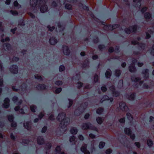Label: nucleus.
Wrapping results in <instances>:
<instances>
[{
    "mask_svg": "<svg viewBox=\"0 0 154 154\" xmlns=\"http://www.w3.org/2000/svg\"><path fill=\"white\" fill-rule=\"evenodd\" d=\"M57 119L60 122V126L62 128L66 127L70 122L69 119L66 117L65 114L64 112L59 114Z\"/></svg>",
    "mask_w": 154,
    "mask_h": 154,
    "instance_id": "nucleus-1",
    "label": "nucleus"
},
{
    "mask_svg": "<svg viewBox=\"0 0 154 154\" xmlns=\"http://www.w3.org/2000/svg\"><path fill=\"white\" fill-rule=\"evenodd\" d=\"M88 105V103H83L81 106L76 109L74 112L75 115L77 116L80 115L82 113Z\"/></svg>",
    "mask_w": 154,
    "mask_h": 154,
    "instance_id": "nucleus-2",
    "label": "nucleus"
},
{
    "mask_svg": "<svg viewBox=\"0 0 154 154\" xmlns=\"http://www.w3.org/2000/svg\"><path fill=\"white\" fill-rule=\"evenodd\" d=\"M48 1V0H41L39 1V4L40 5V9L41 12L44 13L47 11V7L45 4Z\"/></svg>",
    "mask_w": 154,
    "mask_h": 154,
    "instance_id": "nucleus-3",
    "label": "nucleus"
},
{
    "mask_svg": "<svg viewBox=\"0 0 154 154\" xmlns=\"http://www.w3.org/2000/svg\"><path fill=\"white\" fill-rule=\"evenodd\" d=\"M16 87V86H12V90L14 91H17L18 90L21 93H22L23 92L25 91L26 90L27 88L26 85L25 84H22L18 89L15 88V87Z\"/></svg>",
    "mask_w": 154,
    "mask_h": 154,
    "instance_id": "nucleus-4",
    "label": "nucleus"
},
{
    "mask_svg": "<svg viewBox=\"0 0 154 154\" xmlns=\"http://www.w3.org/2000/svg\"><path fill=\"white\" fill-rule=\"evenodd\" d=\"M61 51L63 54L65 55H68L70 53L69 48L68 46L66 45H63L62 46Z\"/></svg>",
    "mask_w": 154,
    "mask_h": 154,
    "instance_id": "nucleus-5",
    "label": "nucleus"
},
{
    "mask_svg": "<svg viewBox=\"0 0 154 154\" xmlns=\"http://www.w3.org/2000/svg\"><path fill=\"white\" fill-rule=\"evenodd\" d=\"M137 28V26L136 25L133 26H131L128 28H126L125 29V32L127 34H130V33L135 31Z\"/></svg>",
    "mask_w": 154,
    "mask_h": 154,
    "instance_id": "nucleus-6",
    "label": "nucleus"
},
{
    "mask_svg": "<svg viewBox=\"0 0 154 154\" xmlns=\"http://www.w3.org/2000/svg\"><path fill=\"white\" fill-rule=\"evenodd\" d=\"M119 107L122 111H127L128 110V107L124 102H121L119 103Z\"/></svg>",
    "mask_w": 154,
    "mask_h": 154,
    "instance_id": "nucleus-7",
    "label": "nucleus"
},
{
    "mask_svg": "<svg viewBox=\"0 0 154 154\" xmlns=\"http://www.w3.org/2000/svg\"><path fill=\"white\" fill-rule=\"evenodd\" d=\"M137 62V60L135 59H133L132 61V64H131L129 67V70L130 72H134L136 71V69L135 67L134 64Z\"/></svg>",
    "mask_w": 154,
    "mask_h": 154,
    "instance_id": "nucleus-8",
    "label": "nucleus"
},
{
    "mask_svg": "<svg viewBox=\"0 0 154 154\" xmlns=\"http://www.w3.org/2000/svg\"><path fill=\"white\" fill-rule=\"evenodd\" d=\"M110 90L112 92L113 96L117 97L119 95V92L116 91L114 87L113 86H111L109 88Z\"/></svg>",
    "mask_w": 154,
    "mask_h": 154,
    "instance_id": "nucleus-9",
    "label": "nucleus"
},
{
    "mask_svg": "<svg viewBox=\"0 0 154 154\" xmlns=\"http://www.w3.org/2000/svg\"><path fill=\"white\" fill-rule=\"evenodd\" d=\"M119 27V25L117 24H114L112 25L105 26L104 27V29L106 30H112L115 29Z\"/></svg>",
    "mask_w": 154,
    "mask_h": 154,
    "instance_id": "nucleus-10",
    "label": "nucleus"
},
{
    "mask_svg": "<svg viewBox=\"0 0 154 154\" xmlns=\"http://www.w3.org/2000/svg\"><path fill=\"white\" fill-rule=\"evenodd\" d=\"M10 71L14 74H17L18 73V67L15 65L12 66L10 68Z\"/></svg>",
    "mask_w": 154,
    "mask_h": 154,
    "instance_id": "nucleus-11",
    "label": "nucleus"
},
{
    "mask_svg": "<svg viewBox=\"0 0 154 154\" xmlns=\"http://www.w3.org/2000/svg\"><path fill=\"white\" fill-rule=\"evenodd\" d=\"M143 76L144 79H146L149 77V70L148 69H145L142 72Z\"/></svg>",
    "mask_w": 154,
    "mask_h": 154,
    "instance_id": "nucleus-12",
    "label": "nucleus"
},
{
    "mask_svg": "<svg viewBox=\"0 0 154 154\" xmlns=\"http://www.w3.org/2000/svg\"><path fill=\"white\" fill-rule=\"evenodd\" d=\"M87 145L86 144H84L82 147L81 148V151L84 153V154H90L89 151L87 150L86 148Z\"/></svg>",
    "mask_w": 154,
    "mask_h": 154,
    "instance_id": "nucleus-13",
    "label": "nucleus"
},
{
    "mask_svg": "<svg viewBox=\"0 0 154 154\" xmlns=\"http://www.w3.org/2000/svg\"><path fill=\"white\" fill-rule=\"evenodd\" d=\"M37 0H30V5L32 9H34L36 7L37 3Z\"/></svg>",
    "mask_w": 154,
    "mask_h": 154,
    "instance_id": "nucleus-14",
    "label": "nucleus"
},
{
    "mask_svg": "<svg viewBox=\"0 0 154 154\" xmlns=\"http://www.w3.org/2000/svg\"><path fill=\"white\" fill-rule=\"evenodd\" d=\"M9 100L8 98H6L4 100L3 107L6 108H8L9 106Z\"/></svg>",
    "mask_w": 154,
    "mask_h": 154,
    "instance_id": "nucleus-15",
    "label": "nucleus"
},
{
    "mask_svg": "<svg viewBox=\"0 0 154 154\" xmlns=\"http://www.w3.org/2000/svg\"><path fill=\"white\" fill-rule=\"evenodd\" d=\"M113 99L112 98H109L108 96L106 95L104 96L103 98L101 99L100 102L102 103L105 100H109L110 102H112L113 101Z\"/></svg>",
    "mask_w": 154,
    "mask_h": 154,
    "instance_id": "nucleus-16",
    "label": "nucleus"
},
{
    "mask_svg": "<svg viewBox=\"0 0 154 154\" xmlns=\"http://www.w3.org/2000/svg\"><path fill=\"white\" fill-rule=\"evenodd\" d=\"M78 129L76 127H72L70 130V133L73 134H76L78 132Z\"/></svg>",
    "mask_w": 154,
    "mask_h": 154,
    "instance_id": "nucleus-17",
    "label": "nucleus"
},
{
    "mask_svg": "<svg viewBox=\"0 0 154 154\" xmlns=\"http://www.w3.org/2000/svg\"><path fill=\"white\" fill-rule=\"evenodd\" d=\"M50 44L51 45H55L57 42V40L54 37L50 38L49 40Z\"/></svg>",
    "mask_w": 154,
    "mask_h": 154,
    "instance_id": "nucleus-18",
    "label": "nucleus"
},
{
    "mask_svg": "<svg viewBox=\"0 0 154 154\" xmlns=\"http://www.w3.org/2000/svg\"><path fill=\"white\" fill-rule=\"evenodd\" d=\"M61 149L60 146H57L55 149L56 154H66L63 152H61Z\"/></svg>",
    "mask_w": 154,
    "mask_h": 154,
    "instance_id": "nucleus-19",
    "label": "nucleus"
},
{
    "mask_svg": "<svg viewBox=\"0 0 154 154\" xmlns=\"http://www.w3.org/2000/svg\"><path fill=\"white\" fill-rule=\"evenodd\" d=\"M91 124L90 123H84L82 124L81 126L82 128L84 130L87 129H89L90 126Z\"/></svg>",
    "mask_w": 154,
    "mask_h": 154,
    "instance_id": "nucleus-20",
    "label": "nucleus"
},
{
    "mask_svg": "<svg viewBox=\"0 0 154 154\" xmlns=\"http://www.w3.org/2000/svg\"><path fill=\"white\" fill-rule=\"evenodd\" d=\"M24 126L27 129L29 130L31 128V123L30 122H26L24 123Z\"/></svg>",
    "mask_w": 154,
    "mask_h": 154,
    "instance_id": "nucleus-21",
    "label": "nucleus"
},
{
    "mask_svg": "<svg viewBox=\"0 0 154 154\" xmlns=\"http://www.w3.org/2000/svg\"><path fill=\"white\" fill-rule=\"evenodd\" d=\"M37 142L38 144L41 145L43 144L44 141L42 137H39L37 139Z\"/></svg>",
    "mask_w": 154,
    "mask_h": 154,
    "instance_id": "nucleus-22",
    "label": "nucleus"
},
{
    "mask_svg": "<svg viewBox=\"0 0 154 154\" xmlns=\"http://www.w3.org/2000/svg\"><path fill=\"white\" fill-rule=\"evenodd\" d=\"M135 97V95L134 93H132L131 94H129L127 95V98L129 100H134Z\"/></svg>",
    "mask_w": 154,
    "mask_h": 154,
    "instance_id": "nucleus-23",
    "label": "nucleus"
},
{
    "mask_svg": "<svg viewBox=\"0 0 154 154\" xmlns=\"http://www.w3.org/2000/svg\"><path fill=\"white\" fill-rule=\"evenodd\" d=\"M131 79L132 81L134 82H137L140 80L141 79L140 77L133 76H131Z\"/></svg>",
    "mask_w": 154,
    "mask_h": 154,
    "instance_id": "nucleus-24",
    "label": "nucleus"
},
{
    "mask_svg": "<svg viewBox=\"0 0 154 154\" xmlns=\"http://www.w3.org/2000/svg\"><path fill=\"white\" fill-rule=\"evenodd\" d=\"M104 118L103 117H98L96 118V121L98 124L100 125L103 122Z\"/></svg>",
    "mask_w": 154,
    "mask_h": 154,
    "instance_id": "nucleus-25",
    "label": "nucleus"
},
{
    "mask_svg": "<svg viewBox=\"0 0 154 154\" xmlns=\"http://www.w3.org/2000/svg\"><path fill=\"white\" fill-rule=\"evenodd\" d=\"M89 63L88 60H85L83 62L82 67L84 68L88 67L89 66Z\"/></svg>",
    "mask_w": 154,
    "mask_h": 154,
    "instance_id": "nucleus-26",
    "label": "nucleus"
},
{
    "mask_svg": "<svg viewBox=\"0 0 154 154\" xmlns=\"http://www.w3.org/2000/svg\"><path fill=\"white\" fill-rule=\"evenodd\" d=\"M125 133L128 135H131V131L129 128H125Z\"/></svg>",
    "mask_w": 154,
    "mask_h": 154,
    "instance_id": "nucleus-27",
    "label": "nucleus"
},
{
    "mask_svg": "<svg viewBox=\"0 0 154 154\" xmlns=\"http://www.w3.org/2000/svg\"><path fill=\"white\" fill-rule=\"evenodd\" d=\"M36 88L38 90H42L46 88V86L44 85H39L37 86Z\"/></svg>",
    "mask_w": 154,
    "mask_h": 154,
    "instance_id": "nucleus-28",
    "label": "nucleus"
},
{
    "mask_svg": "<svg viewBox=\"0 0 154 154\" xmlns=\"http://www.w3.org/2000/svg\"><path fill=\"white\" fill-rule=\"evenodd\" d=\"M144 17L146 20H149L151 18V15L149 13L147 12L145 13Z\"/></svg>",
    "mask_w": 154,
    "mask_h": 154,
    "instance_id": "nucleus-29",
    "label": "nucleus"
},
{
    "mask_svg": "<svg viewBox=\"0 0 154 154\" xmlns=\"http://www.w3.org/2000/svg\"><path fill=\"white\" fill-rule=\"evenodd\" d=\"M14 6L17 9H19L21 7L20 5L19 4L17 1H15L14 3Z\"/></svg>",
    "mask_w": 154,
    "mask_h": 154,
    "instance_id": "nucleus-30",
    "label": "nucleus"
},
{
    "mask_svg": "<svg viewBox=\"0 0 154 154\" xmlns=\"http://www.w3.org/2000/svg\"><path fill=\"white\" fill-rule=\"evenodd\" d=\"M4 47L5 49L9 50L11 48V45L9 44H5L4 45Z\"/></svg>",
    "mask_w": 154,
    "mask_h": 154,
    "instance_id": "nucleus-31",
    "label": "nucleus"
},
{
    "mask_svg": "<svg viewBox=\"0 0 154 154\" xmlns=\"http://www.w3.org/2000/svg\"><path fill=\"white\" fill-rule=\"evenodd\" d=\"M65 8L66 9L68 10H71L72 6L69 4L66 3L65 5Z\"/></svg>",
    "mask_w": 154,
    "mask_h": 154,
    "instance_id": "nucleus-32",
    "label": "nucleus"
},
{
    "mask_svg": "<svg viewBox=\"0 0 154 154\" xmlns=\"http://www.w3.org/2000/svg\"><path fill=\"white\" fill-rule=\"evenodd\" d=\"M103 111V109L101 108H98L97 110V113L99 114H101Z\"/></svg>",
    "mask_w": 154,
    "mask_h": 154,
    "instance_id": "nucleus-33",
    "label": "nucleus"
},
{
    "mask_svg": "<svg viewBox=\"0 0 154 154\" xmlns=\"http://www.w3.org/2000/svg\"><path fill=\"white\" fill-rule=\"evenodd\" d=\"M105 143L103 142H100L99 145V147L100 149L103 148L105 145Z\"/></svg>",
    "mask_w": 154,
    "mask_h": 154,
    "instance_id": "nucleus-34",
    "label": "nucleus"
},
{
    "mask_svg": "<svg viewBox=\"0 0 154 154\" xmlns=\"http://www.w3.org/2000/svg\"><path fill=\"white\" fill-rule=\"evenodd\" d=\"M31 111L33 112H35V109H36V107L34 105H32L30 106Z\"/></svg>",
    "mask_w": 154,
    "mask_h": 154,
    "instance_id": "nucleus-35",
    "label": "nucleus"
},
{
    "mask_svg": "<svg viewBox=\"0 0 154 154\" xmlns=\"http://www.w3.org/2000/svg\"><path fill=\"white\" fill-rule=\"evenodd\" d=\"M105 75L107 78H109L111 76V71L110 70L106 71L105 73Z\"/></svg>",
    "mask_w": 154,
    "mask_h": 154,
    "instance_id": "nucleus-36",
    "label": "nucleus"
},
{
    "mask_svg": "<svg viewBox=\"0 0 154 154\" xmlns=\"http://www.w3.org/2000/svg\"><path fill=\"white\" fill-rule=\"evenodd\" d=\"M147 145L149 146H151L153 145L152 141L150 139H149L147 140Z\"/></svg>",
    "mask_w": 154,
    "mask_h": 154,
    "instance_id": "nucleus-37",
    "label": "nucleus"
},
{
    "mask_svg": "<svg viewBox=\"0 0 154 154\" xmlns=\"http://www.w3.org/2000/svg\"><path fill=\"white\" fill-rule=\"evenodd\" d=\"M126 116L128 119L130 120H132L133 117L131 114L129 112H128L126 114Z\"/></svg>",
    "mask_w": 154,
    "mask_h": 154,
    "instance_id": "nucleus-38",
    "label": "nucleus"
},
{
    "mask_svg": "<svg viewBox=\"0 0 154 154\" xmlns=\"http://www.w3.org/2000/svg\"><path fill=\"white\" fill-rule=\"evenodd\" d=\"M3 81L2 79H0V94L1 93L2 91V86Z\"/></svg>",
    "mask_w": 154,
    "mask_h": 154,
    "instance_id": "nucleus-39",
    "label": "nucleus"
},
{
    "mask_svg": "<svg viewBox=\"0 0 154 154\" xmlns=\"http://www.w3.org/2000/svg\"><path fill=\"white\" fill-rule=\"evenodd\" d=\"M35 79L38 80H43V78L40 75L37 74L35 75Z\"/></svg>",
    "mask_w": 154,
    "mask_h": 154,
    "instance_id": "nucleus-40",
    "label": "nucleus"
},
{
    "mask_svg": "<svg viewBox=\"0 0 154 154\" xmlns=\"http://www.w3.org/2000/svg\"><path fill=\"white\" fill-rule=\"evenodd\" d=\"M89 129L92 130L97 131V128L96 127L93 126L91 124L90 126Z\"/></svg>",
    "mask_w": 154,
    "mask_h": 154,
    "instance_id": "nucleus-41",
    "label": "nucleus"
},
{
    "mask_svg": "<svg viewBox=\"0 0 154 154\" xmlns=\"http://www.w3.org/2000/svg\"><path fill=\"white\" fill-rule=\"evenodd\" d=\"M58 26L59 28V31H60L62 30H63L64 29V27L63 26H62L60 23H58Z\"/></svg>",
    "mask_w": 154,
    "mask_h": 154,
    "instance_id": "nucleus-42",
    "label": "nucleus"
},
{
    "mask_svg": "<svg viewBox=\"0 0 154 154\" xmlns=\"http://www.w3.org/2000/svg\"><path fill=\"white\" fill-rule=\"evenodd\" d=\"M51 143H47L46 145L45 146V149H46L48 150L50 149L51 147Z\"/></svg>",
    "mask_w": 154,
    "mask_h": 154,
    "instance_id": "nucleus-43",
    "label": "nucleus"
},
{
    "mask_svg": "<svg viewBox=\"0 0 154 154\" xmlns=\"http://www.w3.org/2000/svg\"><path fill=\"white\" fill-rule=\"evenodd\" d=\"M68 103L69 104V105H67V106L68 108L70 107L72 104V100L69 99L68 100Z\"/></svg>",
    "mask_w": 154,
    "mask_h": 154,
    "instance_id": "nucleus-44",
    "label": "nucleus"
},
{
    "mask_svg": "<svg viewBox=\"0 0 154 154\" xmlns=\"http://www.w3.org/2000/svg\"><path fill=\"white\" fill-rule=\"evenodd\" d=\"M65 69V67L63 65H61L59 67V70L60 72H62Z\"/></svg>",
    "mask_w": 154,
    "mask_h": 154,
    "instance_id": "nucleus-45",
    "label": "nucleus"
},
{
    "mask_svg": "<svg viewBox=\"0 0 154 154\" xmlns=\"http://www.w3.org/2000/svg\"><path fill=\"white\" fill-rule=\"evenodd\" d=\"M115 75L116 76L119 77L121 74V72L119 70H116L115 72Z\"/></svg>",
    "mask_w": 154,
    "mask_h": 154,
    "instance_id": "nucleus-46",
    "label": "nucleus"
},
{
    "mask_svg": "<svg viewBox=\"0 0 154 154\" xmlns=\"http://www.w3.org/2000/svg\"><path fill=\"white\" fill-rule=\"evenodd\" d=\"M10 13L13 15L14 16H16L17 15L18 13L16 11H13L11 10L10 11Z\"/></svg>",
    "mask_w": 154,
    "mask_h": 154,
    "instance_id": "nucleus-47",
    "label": "nucleus"
},
{
    "mask_svg": "<svg viewBox=\"0 0 154 154\" xmlns=\"http://www.w3.org/2000/svg\"><path fill=\"white\" fill-rule=\"evenodd\" d=\"M118 86L119 88H121L123 86V81L122 80H120L119 81Z\"/></svg>",
    "mask_w": 154,
    "mask_h": 154,
    "instance_id": "nucleus-48",
    "label": "nucleus"
},
{
    "mask_svg": "<svg viewBox=\"0 0 154 154\" xmlns=\"http://www.w3.org/2000/svg\"><path fill=\"white\" fill-rule=\"evenodd\" d=\"M47 28L48 29V30L52 31L54 29V26L51 27L50 26L48 25L47 26Z\"/></svg>",
    "mask_w": 154,
    "mask_h": 154,
    "instance_id": "nucleus-49",
    "label": "nucleus"
},
{
    "mask_svg": "<svg viewBox=\"0 0 154 154\" xmlns=\"http://www.w3.org/2000/svg\"><path fill=\"white\" fill-rule=\"evenodd\" d=\"M82 86V83L80 82H78L77 84V87L78 88H80Z\"/></svg>",
    "mask_w": 154,
    "mask_h": 154,
    "instance_id": "nucleus-50",
    "label": "nucleus"
},
{
    "mask_svg": "<svg viewBox=\"0 0 154 154\" xmlns=\"http://www.w3.org/2000/svg\"><path fill=\"white\" fill-rule=\"evenodd\" d=\"M14 117L12 115H9L8 116V119L11 122H12L13 120Z\"/></svg>",
    "mask_w": 154,
    "mask_h": 154,
    "instance_id": "nucleus-51",
    "label": "nucleus"
},
{
    "mask_svg": "<svg viewBox=\"0 0 154 154\" xmlns=\"http://www.w3.org/2000/svg\"><path fill=\"white\" fill-rule=\"evenodd\" d=\"M98 75H95L94 78V82H96L98 81Z\"/></svg>",
    "mask_w": 154,
    "mask_h": 154,
    "instance_id": "nucleus-52",
    "label": "nucleus"
},
{
    "mask_svg": "<svg viewBox=\"0 0 154 154\" xmlns=\"http://www.w3.org/2000/svg\"><path fill=\"white\" fill-rule=\"evenodd\" d=\"M55 84L57 85H60L62 84V82L60 81H57L55 82Z\"/></svg>",
    "mask_w": 154,
    "mask_h": 154,
    "instance_id": "nucleus-53",
    "label": "nucleus"
},
{
    "mask_svg": "<svg viewBox=\"0 0 154 154\" xmlns=\"http://www.w3.org/2000/svg\"><path fill=\"white\" fill-rule=\"evenodd\" d=\"M49 119L51 120H54L55 119V118L54 115L52 114H51L49 116Z\"/></svg>",
    "mask_w": 154,
    "mask_h": 154,
    "instance_id": "nucleus-54",
    "label": "nucleus"
},
{
    "mask_svg": "<svg viewBox=\"0 0 154 154\" xmlns=\"http://www.w3.org/2000/svg\"><path fill=\"white\" fill-rule=\"evenodd\" d=\"M62 91V88H59L56 89L55 91V93L58 94L60 93Z\"/></svg>",
    "mask_w": 154,
    "mask_h": 154,
    "instance_id": "nucleus-55",
    "label": "nucleus"
},
{
    "mask_svg": "<svg viewBox=\"0 0 154 154\" xmlns=\"http://www.w3.org/2000/svg\"><path fill=\"white\" fill-rule=\"evenodd\" d=\"M134 145L138 148H139L140 146V143L138 142H135Z\"/></svg>",
    "mask_w": 154,
    "mask_h": 154,
    "instance_id": "nucleus-56",
    "label": "nucleus"
},
{
    "mask_svg": "<svg viewBox=\"0 0 154 154\" xmlns=\"http://www.w3.org/2000/svg\"><path fill=\"white\" fill-rule=\"evenodd\" d=\"M129 136H130V138L132 140H134L135 138V136L134 134H132L131 133V135Z\"/></svg>",
    "mask_w": 154,
    "mask_h": 154,
    "instance_id": "nucleus-57",
    "label": "nucleus"
},
{
    "mask_svg": "<svg viewBox=\"0 0 154 154\" xmlns=\"http://www.w3.org/2000/svg\"><path fill=\"white\" fill-rule=\"evenodd\" d=\"M9 41V37H6L5 39L4 40L3 39H2L1 40V42H4L6 41Z\"/></svg>",
    "mask_w": 154,
    "mask_h": 154,
    "instance_id": "nucleus-58",
    "label": "nucleus"
},
{
    "mask_svg": "<svg viewBox=\"0 0 154 154\" xmlns=\"http://www.w3.org/2000/svg\"><path fill=\"white\" fill-rule=\"evenodd\" d=\"M75 137L74 136L71 137L69 138V140L70 142H72L75 140Z\"/></svg>",
    "mask_w": 154,
    "mask_h": 154,
    "instance_id": "nucleus-59",
    "label": "nucleus"
},
{
    "mask_svg": "<svg viewBox=\"0 0 154 154\" xmlns=\"http://www.w3.org/2000/svg\"><path fill=\"white\" fill-rule=\"evenodd\" d=\"M44 116V113L42 112H41L40 113V114L38 115V117L40 119H41L42 118L43 116Z\"/></svg>",
    "mask_w": 154,
    "mask_h": 154,
    "instance_id": "nucleus-60",
    "label": "nucleus"
},
{
    "mask_svg": "<svg viewBox=\"0 0 154 154\" xmlns=\"http://www.w3.org/2000/svg\"><path fill=\"white\" fill-rule=\"evenodd\" d=\"M47 127L46 126L42 128V133L45 132L47 130Z\"/></svg>",
    "mask_w": 154,
    "mask_h": 154,
    "instance_id": "nucleus-61",
    "label": "nucleus"
},
{
    "mask_svg": "<svg viewBox=\"0 0 154 154\" xmlns=\"http://www.w3.org/2000/svg\"><path fill=\"white\" fill-rule=\"evenodd\" d=\"M112 152V150L110 149H107L106 151V154H109Z\"/></svg>",
    "mask_w": 154,
    "mask_h": 154,
    "instance_id": "nucleus-62",
    "label": "nucleus"
},
{
    "mask_svg": "<svg viewBox=\"0 0 154 154\" xmlns=\"http://www.w3.org/2000/svg\"><path fill=\"white\" fill-rule=\"evenodd\" d=\"M12 100L14 103H16L18 100V98L17 97L14 96L13 97Z\"/></svg>",
    "mask_w": 154,
    "mask_h": 154,
    "instance_id": "nucleus-63",
    "label": "nucleus"
},
{
    "mask_svg": "<svg viewBox=\"0 0 154 154\" xmlns=\"http://www.w3.org/2000/svg\"><path fill=\"white\" fill-rule=\"evenodd\" d=\"M101 90L103 92H105L107 90L105 86H103L101 88Z\"/></svg>",
    "mask_w": 154,
    "mask_h": 154,
    "instance_id": "nucleus-64",
    "label": "nucleus"
}]
</instances>
